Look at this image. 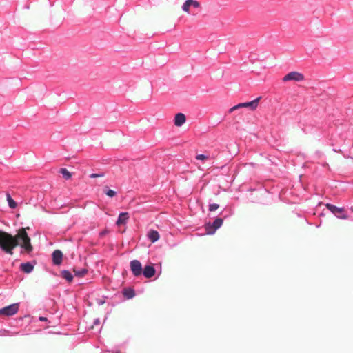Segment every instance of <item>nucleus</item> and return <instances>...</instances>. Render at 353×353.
<instances>
[{
	"mask_svg": "<svg viewBox=\"0 0 353 353\" xmlns=\"http://www.w3.org/2000/svg\"><path fill=\"white\" fill-rule=\"evenodd\" d=\"M17 245H20L22 250L28 254L32 251L30 238L24 229L20 230L14 237L10 234L0 231V248L3 252L12 255L13 249Z\"/></svg>",
	"mask_w": 353,
	"mask_h": 353,
	"instance_id": "1",
	"label": "nucleus"
},
{
	"mask_svg": "<svg viewBox=\"0 0 353 353\" xmlns=\"http://www.w3.org/2000/svg\"><path fill=\"white\" fill-rule=\"evenodd\" d=\"M223 223V219L221 217H216L212 223H207L205 224V232L208 235L214 234L216 231L220 228Z\"/></svg>",
	"mask_w": 353,
	"mask_h": 353,
	"instance_id": "2",
	"label": "nucleus"
},
{
	"mask_svg": "<svg viewBox=\"0 0 353 353\" xmlns=\"http://www.w3.org/2000/svg\"><path fill=\"white\" fill-rule=\"evenodd\" d=\"M325 207L338 219H347L348 218L343 208H339L331 203H326Z\"/></svg>",
	"mask_w": 353,
	"mask_h": 353,
	"instance_id": "3",
	"label": "nucleus"
},
{
	"mask_svg": "<svg viewBox=\"0 0 353 353\" xmlns=\"http://www.w3.org/2000/svg\"><path fill=\"white\" fill-rule=\"evenodd\" d=\"M260 99H261V97H259L258 98H256L251 101L239 103V104L232 107L229 110V112L231 113L233 111H234L237 109L241 108H248L251 110H254L258 107Z\"/></svg>",
	"mask_w": 353,
	"mask_h": 353,
	"instance_id": "4",
	"label": "nucleus"
},
{
	"mask_svg": "<svg viewBox=\"0 0 353 353\" xmlns=\"http://www.w3.org/2000/svg\"><path fill=\"white\" fill-rule=\"evenodd\" d=\"M19 310V304L14 303L0 309V314L12 316Z\"/></svg>",
	"mask_w": 353,
	"mask_h": 353,
	"instance_id": "5",
	"label": "nucleus"
},
{
	"mask_svg": "<svg viewBox=\"0 0 353 353\" xmlns=\"http://www.w3.org/2000/svg\"><path fill=\"white\" fill-rule=\"evenodd\" d=\"M131 271L134 276H139L142 274V265L138 260H132L130 263Z\"/></svg>",
	"mask_w": 353,
	"mask_h": 353,
	"instance_id": "6",
	"label": "nucleus"
},
{
	"mask_svg": "<svg viewBox=\"0 0 353 353\" xmlns=\"http://www.w3.org/2000/svg\"><path fill=\"white\" fill-rule=\"evenodd\" d=\"M304 79V76L303 74L293 71L287 74L283 79V81H301Z\"/></svg>",
	"mask_w": 353,
	"mask_h": 353,
	"instance_id": "7",
	"label": "nucleus"
},
{
	"mask_svg": "<svg viewBox=\"0 0 353 353\" xmlns=\"http://www.w3.org/2000/svg\"><path fill=\"white\" fill-rule=\"evenodd\" d=\"M199 6V3L196 0H186L182 6V10L184 12L189 13L190 8L191 7L197 8Z\"/></svg>",
	"mask_w": 353,
	"mask_h": 353,
	"instance_id": "8",
	"label": "nucleus"
},
{
	"mask_svg": "<svg viewBox=\"0 0 353 353\" xmlns=\"http://www.w3.org/2000/svg\"><path fill=\"white\" fill-rule=\"evenodd\" d=\"M52 262L55 265H61L63 260V253L59 250H56L52 252Z\"/></svg>",
	"mask_w": 353,
	"mask_h": 353,
	"instance_id": "9",
	"label": "nucleus"
},
{
	"mask_svg": "<svg viewBox=\"0 0 353 353\" xmlns=\"http://www.w3.org/2000/svg\"><path fill=\"white\" fill-rule=\"evenodd\" d=\"M142 274L147 279L152 278L155 274V269L153 265H147L143 269Z\"/></svg>",
	"mask_w": 353,
	"mask_h": 353,
	"instance_id": "10",
	"label": "nucleus"
},
{
	"mask_svg": "<svg viewBox=\"0 0 353 353\" xmlns=\"http://www.w3.org/2000/svg\"><path fill=\"white\" fill-rule=\"evenodd\" d=\"M34 263L26 262L20 265V270L27 274L32 272L34 270Z\"/></svg>",
	"mask_w": 353,
	"mask_h": 353,
	"instance_id": "11",
	"label": "nucleus"
},
{
	"mask_svg": "<svg viewBox=\"0 0 353 353\" xmlns=\"http://www.w3.org/2000/svg\"><path fill=\"white\" fill-rule=\"evenodd\" d=\"M129 218H130V216H129L128 212H121L119 214V217L117 220L116 224L117 225H125L127 223Z\"/></svg>",
	"mask_w": 353,
	"mask_h": 353,
	"instance_id": "12",
	"label": "nucleus"
},
{
	"mask_svg": "<svg viewBox=\"0 0 353 353\" xmlns=\"http://www.w3.org/2000/svg\"><path fill=\"white\" fill-rule=\"evenodd\" d=\"M185 116L183 113H177L174 117V125L177 127L182 126L185 122Z\"/></svg>",
	"mask_w": 353,
	"mask_h": 353,
	"instance_id": "13",
	"label": "nucleus"
},
{
	"mask_svg": "<svg viewBox=\"0 0 353 353\" xmlns=\"http://www.w3.org/2000/svg\"><path fill=\"white\" fill-rule=\"evenodd\" d=\"M147 236L152 243H155L160 237L159 232L154 230H149Z\"/></svg>",
	"mask_w": 353,
	"mask_h": 353,
	"instance_id": "14",
	"label": "nucleus"
},
{
	"mask_svg": "<svg viewBox=\"0 0 353 353\" xmlns=\"http://www.w3.org/2000/svg\"><path fill=\"white\" fill-rule=\"evenodd\" d=\"M123 294L126 299H130L135 296V292L132 288H125L123 290Z\"/></svg>",
	"mask_w": 353,
	"mask_h": 353,
	"instance_id": "15",
	"label": "nucleus"
},
{
	"mask_svg": "<svg viewBox=\"0 0 353 353\" xmlns=\"http://www.w3.org/2000/svg\"><path fill=\"white\" fill-rule=\"evenodd\" d=\"M61 276L68 282H71L73 280V275L69 270H62L61 272Z\"/></svg>",
	"mask_w": 353,
	"mask_h": 353,
	"instance_id": "16",
	"label": "nucleus"
},
{
	"mask_svg": "<svg viewBox=\"0 0 353 353\" xmlns=\"http://www.w3.org/2000/svg\"><path fill=\"white\" fill-rule=\"evenodd\" d=\"M6 199L10 208L14 209L17 207V203L12 199L10 194H6Z\"/></svg>",
	"mask_w": 353,
	"mask_h": 353,
	"instance_id": "17",
	"label": "nucleus"
},
{
	"mask_svg": "<svg viewBox=\"0 0 353 353\" xmlns=\"http://www.w3.org/2000/svg\"><path fill=\"white\" fill-rule=\"evenodd\" d=\"M74 272L75 276H77L78 277H82L87 274L88 270L85 268H81V269L74 270Z\"/></svg>",
	"mask_w": 353,
	"mask_h": 353,
	"instance_id": "18",
	"label": "nucleus"
},
{
	"mask_svg": "<svg viewBox=\"0 0 353 353\" xmlns=\"http://www.w3.org/2000/svg\"><path fill=\"white\" fill-rule=\"evenodd\" d=\"M60 173H61L63 178L65 179H69L72 176L71 173L66 168H61L60 170Z\"/></svg>",
	"mask_w": 353,
	"mask_h": 353,
	"instance_id": "19",
	"label": "nucleus"
},
{
	"mask_svg": "<svg viewBox=\"0 0 353 353\" xmlns=\"http://www.w3.org/2000/svg\"><path fill=\"white\" fill-rule=\"evenodd\" d=\"M104 192L109 197H114L117 194V192L114 190L110 189L105 190Z\"/></svg>",
	"mask_w": 353,
	"mask_h": 353,
	"instance_id": "20",
	"label": "nucleus"
},
{
	"mask_svg": "<svg viewBox=\"0 0 353 353\" xmlns=\"http://www.w3.org/2000/svg\"><path fill=\"white\" fill-rule=\"evenodd\" d=\"M219 207V205L217 203H212L209 205V211L214 212Z\"/></svg>",
	"mask_w": 353,
	"mask_h": 353,
	"instance_id": "21",
	"label": "nucleus"
},
{
	"mask_svg": "<svg viewBox=\"0 0 353 353\" xmlns=\"http://www.w3.org/2000/svg\"><path fill=\"white\" fill-rule=\"evenodd\" d=\"M104 176V173L103 172H100V173H92L90 175V178H97V177H103Z\"/></svg>",
	"mask_w": 353,
	"mask_h": 353,
	"instance_id": "22",
	"label": "nucleus"
},
{
	"mask_svg": "<svg viewBox=\"0 0 353 353\" xmlns=\"http://www.w3.org/2000/svg\"><path fill=\"white\" fill-rule=\"evenodd\" d=\"M196 159L197 160H204V159H208V156L203 154H197L196 156Z\"/></svg>",
	"mask_w": 353,
	"mask_h": 353,
	"instance_id": "23",
	"label": "nucleus"
},
{
	"mask_svg": "<svg viewBox=\"0 0 353 353\" xmlns=\"http://www.w3.org/2000/svg\"><path fill=\"white\" fill-rule=\"evenodd\" d=\"M100 323V319L99 318H97L94 320L93 325H98Z\"/></svg>",
	"mask_w": 353,
	"mask_h": 353,
	"instance_id": "24",
	"label": "nucleus"
},
{
	"mask_svg": "<svg viewBox=\"0 0 353 353\" xmlns=\"http://www.w3.org/2000/svg\"><path fill=\"white\" fill-rule=\"evenodd\" d=\"M232 214H233L232 210H229L228 214H226V215H224V216H223V218H226V217H228V216H230L232 215Z\"/></svg>",
	"mask_w": 353,
	"mask_h": 353,
	"instance_id": "25",
	"label": "nucleus"
},
{
	"mask_svg": "<svg viewBox=\"0 0 353 353\" xmlns=\"http://www.w3.org/2000/svg\"><path fill=\"white\" fill-rule=\"evenodd\" d=\"M39 320L40 321H48V319L46 317H44V316H40L39 318Z\"/></svg>",
	"mask_w": 353,
	"mask_h": 353,
	"instance_id": "26",
	"label": "nucleus"
},
{
	"mask_svg": "<svg viewBox=\"0 0 353 353\" xmlns=\"http://www.w3.org/2000/svg\"><path fill=\"white\" fill-rule=\"evenodd\" d=\"M104 303H105V301H103V300H99V301H98V304H99V305H103Z\"/></svg>",
	"mask_w": 353,
	"mask_h": 353,
	"instance_id": "27",
	"label": "nucleus"
},
{
	"mask_svg": "<svg viewBox=\"0 0 353 353\" xmlns=\"http://www.w3.org/2000/svg\"><path fill=\"white\" fill-rule=\"evenodd\" d=\"M316 155H318V157H320V156L321 155V152H319V151H317V152H316Z\"/></svg>",
	"mask_w": 353,
	"mask_h": 353,
	"instance_id": "28",
	"label": "nucleus"
},
{
	"mask_svg": "<svg viewBox=\"0 0 353 353\" xmlns=\"http://www.w3.org/2000/svg\"><path fill=\"white\" fill-rule=\"evenodd\" d=\"M107 319H108V316H105L104 320H103V322H105V321L107 320Z\"/></svg>",
	"mask_w": 353,
	"mask_h": 353,
	"instance_id": "29",
	"label": "nucleus"
},
{
	"mask_svg": "<svg viewBox=\"0 0 353 353\" xmlns=\"http://www.w3.org/2000/svg\"><path fill=\"white\" fill-rule=\"evenodd\" d=\"M113 353H121V352L120 351H117V352H113Z\"/></svg>",
	"mask_w": 353,
	"mask_h": 353,
	"instance_id": "30",
	"label": "nucleus"
}]
</instances>
